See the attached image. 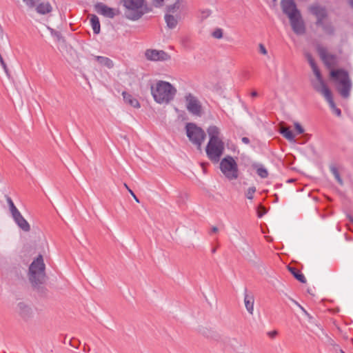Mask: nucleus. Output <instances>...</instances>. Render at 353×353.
<instances>
[{
	"label": "nucleus",
	"instance_id": "e433bc0d",
	"mask_svg": "<svg viewBox=\"0 0 353 353\" xmlns=\"http://www.w3.org/2000/svg\"><path fill=\"white\" fill-rule=\"evenodd\" d=\"M0 63H1V65L2 66V68H3L6 75L8 77H10L9 70H8V68L7 67V65L5 63V61H4V60H3V57H2L1 54H0Z\"/></svg>",
	"mask_w": 353,
	"mask_h": 353
},
{
	"label": "nucleus",
	"instance_id": "6e6d98bb",
	"mask_svg": "<svg viewBox=\"0 0 353 353\" xmlns=\"http://www.w3.org/2000/svg\"><path fill=\"white\" fill-rule=\"evenodd\" d=\"M218 232V228H217L216 227L214 226V227L212 228V231H211V232H212V233H215V232Z\"/></svg>",
	"mask_w": 353,
	"mask_h": 353
},
{
	"label": "nucleus",
	"instance_id": "0e129e2a",
	"mask_svg": "<svg viewBox=\"0 0 353 353\" xmlns=\"http://www.w3.org/2000/svg\"><path fill=\"white\" fill-rule=\"evenodd\" d=\"M340 352H341V353H345V352L343 350H340Z\"/></svg>",
	"mask_w": 353,
	"mask_h": 353
},
{
	"label": "nucleus",
	"instance_id": "39448f33",
	"mask_svg": "<svg viewBox=\"0 0 353 353\" xmlns=\"http://www.w3.org/2000/svg\"><path fill=\"white\" fill-rule=\"evenodd\" d=\"M220 170L229 180L236 179L239 176L238 165L234 158L226 156L220 163Z\"/></svg>",
	"mask_w": 353,
	"mask_h": 353
},
{
	"label": "nucleus",
	"instance_id": "4d7b16f0",
	"mask_svg": "<svg viewBox=\"0 0 353 353\" xmlns=\"http://www.w3.org/2000/svg\"><path fill=\"white\" fill-rule=\"evenodd\" d=\"M350 6L353 8V0H347Z\"/></svg>",
	"mask_w": 353,
	"mask_h": 353
},
{
	"label": "nucleus",
	"instance_id": "5fc2aeb1",
	"mask_svg": "<svg viewBox=\"0 0 353 353\" xmlns=\"http://www.w3.org/2000/svg\"><path fill=\"white\" fill-rule=\"evenodd\" d=\"M251 96L252 97H256L258 96V92L256 91V90H253L252 92H251Z\"/></svg>",
	"mask_w": 353,
	"mask_h": 353
},
{
	"label": "nucleus",
	"instance_id": "473e14b6",
	"mask_svg": "<svg viewBox=\"0 0 353 353\" xmlns=\"http://www.w3.org/2000/svg\"><path fill=\"white\" fill-rule=\"evenodd\" d=\"M256 189V187L254 186H252L250 188H249L247 190V192H245V196L246 198H248V199H253L254 198V194L255 193Z\"/></svg>",
	"mask_w": 353,
	"mask_h": 353
},
{
	"label": "nucleus",
	"instance_id": "a211bd4d",
	"mask_svg": "<svg viewBox=\"0 0 353 353\" xmlns=\"http://www.w3.org/2000/svg\"><path fill=\"white\" fill-rule=\"evenodd\" d=\"M208 134L209 135V141L215 142V141H223L221 139H220V130L216 125H210L207 129Z\"/></svg>",
	"mask_w": 353,
	"mask_h": 353
},
{
	"label": "nucleus",
	"instance_id": "f8f14e48",
	"mask_svg": "<svg viewBox=\"0 0 353 353\" xmlns=\"http://www.w3.org/2000/svg\"><path fill=\"white\" fill-rule=\"evenodd\" d=\"M310 12L316 17V24H322V21L327 19L328 16L326 8L319 5L311 6Z\"/></svg>",
	"mask_w": 353,
	"mask_h": 353
},
{
	"label": "nucleus",
	"instance_id": "412c9836",
	"mask_svg": "<svg viewBox=\"0 0 353 353\" xmlns=\"http://www.w3.org/2000/svg\"><path fill=\"white\" fill-rule=\"evenodd\" d=\"M52 10V7L49 2H41L36 7V11L40 14H46Z\"/></svg>",
	"mask_w": 353,
	"mask_h": 353
},
{
	"label": "nucleus",
	"instance_id": "f704fd0d",
	"mask_svg": "<svg viewBox=\"0 0 353 353\" xmlns=\"http://www.w3.org/2000/svg\"><path fill=\"white\" fill-rule=\"evenodd\" d=\"M214 38L221 39L223 37V30L221 28H216L212 33Z\"/></svg>",
	"mask_w": 353,
	"mask_h": 353
},
{
	"label": "nucleus",
	"instance_id": "4468645a",
	"mask_svg": "<svg viewBox=\"0 0 353 353\" xmlns=\"http://www.w3.org/2000/svg\"><path fill=\"white\" fill-rule=\"evenodd\" d=\"M94 10L97 13L108 18L112 19L115 16L114 9L108 7L106 5L101 2H98L95 4Z\"/></svg>",
	"mask_w": 353,
	"mask_h": 353
},
{
	"label": "nucleus",
	"instance_id": "423d86ee",
	"mask_svg": "<svg viewBox=\"0 0 353 353\" xmlns=\"http://www.w3.org/2000/svg\"><path fill=\"white\" fill-rule=\"evenodd\" d=\"M339 74H342L343 78L340 79V85L337 90L343 98H347L352 87L351 81L348 72L344 69L332 70L330 72L331 78H337Z\"/></svg>",
	"mask_w": 353,
	"mask_h": 353
},
{
	"label": "nucleus",
	"instance_id": "e2e57ef3",
	"mask_svg": "<svg viewBox=\"0 0 353 353\" xmlns=\"http://www.w3.org/2000/svg\"><path fill=\"white\" fill-rule=\"evenodd\" d=\"M281 185H282V184H279L278 183V184L276 185V188H277L281 187Z\"/></svg>",
	"mask_w": 353,
	"mask_h": 353
},
{
	"label": "nucleus",
	"instance_id": "f3484780",
	"mask_svg": "<svg viewBox=\"0 0 353 353\" xmlns=\"http://www.w3.org/2000/svg\"><path fill=\"white\" fill-rule=\"evenodd\" d=\"M17 310L19 315L24 320L29 319L32 315V308L24 302H19L17 304Z\"/></svg>",
	"mask_w": 353,
	"mask_h": 353
},
{
	"label": "nucleus",
	"instance_id": "bf43d9fd",
	"mask_svg": "<svg viewBox=\"0 0 353 353\" xmlns=\"http://www.w3.org/2000/svg\"><path fill=\"white\" fill-rule=\"evenodd\" d=\"M292 301L294 303V304H296V305H297L299 307V305H300L297 301L292 299Z\"/></svg>",
	"mask_w": 353,
	"mask_h": 353
},
{
	"label": "nucleus",
	"instance_id": "c756f323",
	"mask_svg": "<svg viewBox=\"0 0 353 353\" xmlns=\"http://www.w3.org/2000/svg\"><path fill=\"white\" fill-rule=\"evenodd\" d=\"M181 1V0H176L174 3L166 7V13L165 14L174 13L177 10H179L180 8Z\"/></svg>",
	"mask_w": 353,
	"mask_h": 353
},
{
	"label": "nucleus",
	"instance_id": "49530a36",
	"mask_svg": "<svg viewBox=\"0 0 353 353\" xmlns=\"http://www.w3.org/2000/svg\"><path fill=\"white\" fill-rule=\"evenodd\" d=\"M241 141L245 144H249L250 142V139L248 137H242Z\"/></svg>",
	"mask_w": 353,
	"mask_h": 353
},
{
	"label": "nucleus",
	"instance_id": "f257e3e1",
	"mask_svg": "<svg viewBox=\"0 0 353 353\" xmlns=\"http://www.w3.org/2000/svg\"><path fill=\"white\" fill-rule=\"evenodd\" d=\"M46 265L43 262V258L41 254L33 260L29 267L28 278L32 288L41 296L47 295L48 290L43 284L46 281Z\"/></svg>",
	"mask_w": 353,
	"mask_h": 353
},
{
	"label": "nucleus",
	"instance_id": "72a5a7b5",
	"mask_svg": "<svg viewBox=\"0 0 353 353\" xmlns=\"http://www.w3.org/2000/svg\"><path fill=\"white\" fill-rule=\"evenodd\" d=\"M267 210L265 206L260 204L257 208V216L259 218H261L265 213Z\"/></svg>",
	"mask_w": 353,
	"mask_h": 353
},
{
	"label": "nucleus",
	"instance_id": "9d476101",
	"mask_svg": "<svg viewBox=\"0 0 353 353\" xmlns=\"http://www.w3.org/2000/svg\"><path fill=\"white\" fill-rule=\"evenodd\" d=\"M316 50L319 57L327 68H330L337 65L336 55L328 53L327 49L321 46H318Z\"/></svg>",
	"mask_w": 353,
	"mask_h": 353
},
{
	"label": "nucleus",
	"instance_id": "8fccbe9b",
	"mask_svg": "<svg viewBox=\"0 0 353 353\" xmlns=\"http://www.w3.org/2000/svg\"><path fill=\"white\" fill-rule=\"evenodd\" d=\"M73 341H75L74 339H72L70 342V345L75 348H78L79 347V345L80 343V342L79 341H77V345H73Z\"/></svg>",
	"mask_w": 353,
	"mask_h": 353
},
{
	"label": "nucleus",
	"instance_id": "20e7f679",
	"mask_svg": "<svg viewBox=\"0 0 353 353\" xmlns=\"http://www.w3.org/2000/svg\"><path fill=\"white\" fill-rule=\"evenodd\" d=\"M186 134L189 140L201 150V145L206 137L205 131L194 123H188L185 125Z\"/></svg>",
	"mask_w": 353,
	"mask_h": 353
},
{
	"label": "nucleus",
	"instance_id": "c9c22d12",
	"mask_svg": "<svg viewBox=\"0 0 353 353\" xmlns=\"http://www.w3.org/2000/svg\"><path fill=\"white\" fill-rule=\"evenodd\" d=\"M51 35L56 37L57 41H60L62 39L61 33L52 28H50Z\"/></svg>",
	"mask_w": 353,
	"mask_h": 353
},
{
	"label": "nucleus",
	"instance_id": "aec40b11",
	"mask_svg": "<svg viewBox=\"0 0 353 353\" xmlns=\"http://www.w3.org/2000/svg\"><path fill=\"white\" fill-rule=\"evenodd\" d=\"M122 96H123L124 101L126 103L131 105L132 107H133V108H139L140 107V103H139V101L136 98L133 97L132 95H131L130 94L128 93L125 91H123L122 92Z\"/></svg>",
	"mask_w": 353,
	"mask_h": 353
},
{
	"label": "nucleus",
	"instance_id": "5701e85b",
	"mask_svg": "<svg viewBox=\"0 0 353 353\" xmlns=\"http://www.w3.org/2000/svg\"><path fill=\"white\" fill-rule=\"evenodd\" d=\"M317 26H321L324 32L330 36L334 34L335 28L330 21H322V24H316Z\"/></svg>",
	"mask_w": 353,
	"mask_h": 353
},
{
	"label": "nucleus",
	"instance_id": "79ce46f5",
	"mask_svg": "<svg viewBox=\"0 0 353 353\" xmlns=\"http://www.w3.org/2000/svg\"><path fill=\"white\" fill-rule=\"evenodd\" d=\"M124 185L125 186V188H127V190H128V192L130 193V194L132 196V197L134 199V200L137 202V203H139V199L137 198V196L135 195V194L134 193V192L129 188V187L125 183Z\"/></svg>",
	"mask_w": 353,
	"mask_h": 353
},
{
	"label": "nucleus",
	"instance_id": "0eeeda50",
	"mask_svg": "<svg viewBox=\"0 0 353 353\" xmlns=\"http://www.w3.org/2000/svg\"><path fill=\"white\" fill-rule=\"evenodd\" d=\"M225 145L223 141H208L205 152L208 158L214 163H218L223 154Z\"/></svg>",
	"mask_w": 353,
	"mask_h": 353
},
{
	"label": "nucleus",
	"instance_id": "9b49d317",
	"mask_svg": "<svg viewBox=\"0 0 353 353\" xmlns=\"http://www.w3.org/2000/svg\"><path fill=\"white\" fill-rule=\"evenodd\" d=\"M289 19L292 29L295 34L302 35L305 33V26L301 12L289 17Z\"/></svg>",
	"mask_w": 353,
	"mask_h": 353
},
{
	"label": "nucleus",
	"instance_id": "a18cd8bd",
	"mask_svg": "<svg viewBox=\"0 0 353 353\" xmlns=\"http://www.w3.org/2000/svg\"><path fill=\"white\" fill-rule=\"evenodd\" d=\"M163 0H154V6L156 7H160L163 4Z\"/></svg>",
	"mask_w": 353,
	"mask_h": 353
},
{
	"label": "nucleus",
	"instance_id": "4c0bfd02",
	"mask_svg": "<svg viewBox=\"0 0 353 353\" xmlns=\"http://www.w3.org/2000/svg\"><path fill=\"white\" fill-rule=\"evenodd\" d=\"M23 2L29 7L34 8L40 0H23Z\"/></svg>",
	"mask_w": 353,
	"mask_h": 353
},
{
	"label": "nucleus",
	"instance_id": "2eb2a0df",
	"mask_svg": "<svg viewBox=\"0 0 353 353\" xmlns=\"http://www.w3.org/2000/svg\"><path fill=\"white\" fill-rule=\"evenodd\" d=\"M322 94L329 103L330 108L338 117H340L341 115V110L336 106L331 90L328 88H325Z\"/></svg>",
	"mask_w": 353,
	"mask_h": 353
},
{
	"label": "nucleus",
	"instance_id": "864d4df0",
	"mask_svg": "<svg viewBox=\"0 0 353 353\" xmlns=\"http://www.w3.org/2000/svg\"><path fill=\"white\" fill-rule=\"evenodd\" d=\"M343 76L342 74H339L337 78H332L335 81H337L340 83V79L343 78Z\"/></svg>",
	"mask_w": 353,
	"mask_h": 353
},
{
	"label": "nucleus",
	"instance_id": "c03bdc74",
	"mask_svg": "<svg viewBox=\"0 0 353 353\" xmlns=\"http://www.w3.org/2000/svg\"><path fill=\"white\" fill-rule=\"evenodd\" d=\"M268 335L270 337L274 339L278 335V332L276 330H272L268 332Z\"/></svg>",
	"mask_w": 353,
	"mask_h": 353
},
{
	"label": "nucleus",
	"instance_id": "3c124183",
	"mask_svg": "<svg viewBox=\"0 0 353 353\" xmlns=\"http://www.w3.org/2000/svg\"><path fill=\"white\" fill-rule=\"evenodd\" d=\"M311 68L314 73H315L316 71H320L316 64L311 66Z\"/></svg>",
	"mask_w": 353,
	"mask_h": 353
},
{
	"label": "nucleus",
	"instance_id": "cd10ccee",
	"mask_svg": "<svg viewBox=\"0 0 353 353\" xmlns=\"http://www.w3.org/2000/svg\"><path fill=\"white\" fill-rule=\"evenodd\" d=\"M330 170L332 174L334 175L336 181L341 185H343V179H341L338 168L334 165H331L330 166Z\"/></svg>",
	"mask_w": 353,
	"mask_h": 353
},
{
	"label": "nucleus",
	"instance_id": "1a4fd4ad",
	"mask_svg": "<svg viewBox=\"0 0 353 353\" xmlns=\"http://www.w3.org/2000/svg\"><path fill=\"white\" fill-rule=\"evenodd\" d=\"M144 54L145 59L150 61H165L171 59L170 55L163 50L147 49Z\"/></svg>",
	"mask_w": 353,
	"mask_h": 353
},
{
	"label": "nucleus",
	"instance_id": "ddd939ff",
	"mask_svg": "<svg viewBox=\"0 0 353 353\" xmlns=\"http://www.w3.org/2000/svg\"><path fill=\"white\" fill-rule=\"evenodd\" d=\"M281 4L283 12L288 18L300 13L294 0H282Z\"/></svg>",
	"mask_w": 353,
	"mask_h": 353
},
{
	"label": "nucleus",
	"instance_id": "ea45409f",
	"mask_svg": "<svg viewBox=\"0 0 353 353\" xmlns=\"http://www.w3.org/2000/svg\"><path fill=\"white\" fill-rule=\"evenodd\" d=\"M294 128H295V130H296L297 134H301L304 132V129L299 123H297V122L295 123Z\"/></svg>",
	"mask_w": 353,
	"mask_h": 353
},
{
	"label": "nucleus",
	"instance_id": "37998d69",
	"mask_svg": "<svg viewBox=\"0 0 353 353\" xmlns=\"http://www.w3.org/2000/svg\"><path fill=\"white\" fill-rule=\"evenodd\" d=\"M259 52H260V53H261L264 55L268 54V51H267L265 47L262 43L259 44Z\"/></svg>",
	"mask_w": 353,
	"mask_h": 353
},
{
	"label": "nucleus",
	"instance_id": "13d9d810",
	"mask_svg": "<svg viewBox=\"0 0 353 353\" xmlns=\"http://www.w3.org/2000/svg\"><path fill=\"white\" fill-rule=\"evenodd\" d=\"M348 219L352 223H353V217L352 216L348 215Z\"/></svg>",
	"mask_w": 353,
	"mask_h": 353
},
{
	"label": "nucleus",
	"instance_id": "58836bf2",
	"mask_svg": "<svg viewBox=\"0 0 353 353\" xmlns=\"http://www.w3.org/2000/svg\"><path fill=\"white\" fill-rule=\"evenodd\" d=\"M201 18L202 20H203V19H206L207 17H208L211 14L212 11L210 9H205V10H201Z\"/></svg>",
	"mask_w": 353,
	"mask_h": 353
},
{
	"label": "nucleus",
	"instance_id": "b1692460",
	"mask_svg": "<svg viewBox=\"0 0 353 353\" xmlns=\"http://www.w3.org/2000/svg\"><path fill=\"white\" fill-rule=\"evenodd\" d=\"M95 60L101 65H104L110 69L114 67L113 61L108 57L103 56H94Z\"/></svg>",
	"mask_w": 353,
	"mask_h": 353
},
{
	"label": "nucleus",
	"instance_id": "bb28decb",
	"mask_svg": "<svg viewBox=\"0 0 353 353\" xmlns=\"http://www.w3.org/2000/svg\"><path fill=\"white\" fill-rule=\"evenodd\" d=\"M314 74H315L316 79H318V81L321 83V87L317 86V85H314V88L315 90L317 91L318 92H320L321 94H323L324 88H328V87L327 86V85L324 82L320 71H316Z\"/></svg>",
	"mask_w": 353,
	"mask_h": 353
},
{
	"label": "nucleus",
	"instance_id": "7c9ffc66",
	"mask_svg": "<svg viewBox=\"0 0 353 353\" xmlns=\"http://www.w3.org/2000/svg\"><path fill=\"white\" fill-rule=\"evenodd\" d=\"M281 134L288 141H293L294 139V134L289 128L282 129Z\"/></svg>",
	"mask_w": 353,
	"mask_h": 353
},
{
	"label": "nucleus",
	"instance_id": "6e6552de",
	"mask_svg": "<svg viewBox=\"0 0 353 353\" xmlns=\"http://www.w3.org/2000/svg\"><path fill=\"white\" fill-rule=\"evenodd\" d=\"M187 110L193 115L201 116L202 113V105L199 99L192 93H187L185 95Z\"/></svg>",
	"mask_w": 353,
	"mask_h": 353
},
{
	"label": "nucleus",
	"instance_id": "a19ab883",
	"mask_svg": "<svg viewBox=\"0 0 353 353\" xmlns=\"http://www.w3.org/2000/svg\"><path fill=\"white\" fill-rule=\"evenodd\" d=\"M306 58H307V60L308 61V63H310V66H312V65L316 64L311 54L307 53L306 54Z\"/></svg>",
	"mask_w": 353,
	"mask_h": 353
},
{
	"label": "nucleus",
	"instance_id": "680f3d73",
	"mask_svg": "<svg viewBox=\"0 0 353 353\" xmlns=\"http://www.w3.org/2000/svg\"><path fill=\"white\" fill-rule=\"evenodd\" d=\"M216 251V248H212V253H215Z\"/></svg>",
	"mask_w": 353,
	"mask_h": 353
},
{
	"label": "nucleus",
	"instance_id": "393cba45",
	"mask_svg": "<svg viewBox=\"0 0 353 353\" xmlns=\"http://www.w3.org/2000/svg\"><path fill=\"white\" fill-rule=\"evenodd\" d=\"M90 23L93 30V32L96 34H99L101 30V26L99 17L95 14H92L90 17Z\"/></svg>",
	"mask_w": 353,
	"mask_h": 353
},
{
	"label": "nucleus",
	"instance_id": "a878e982",
	"mask_svg": "<svg viewBox=\"0 0 353 353\" xmlns=\"http://www.w3.org/2000/svg\"><path fill=\"white\" fill-rule=\"evenodd\" d=\"M165 21L170 29H174L178 24V20L171 14H165Z\"/></svg>",
	"mask_w": 353,
	"mask_h": 353
},
{
	"label": "nucleus",
	"instance_id": "4be33fe9",
	"mask_svg": "<svg viewBox=\"0 0 353 353\" xmlns=\"http://www.w3.org/2000/svg\"><path fill=\"white\" fill-rule=\"evenodd\" d=\"M288 270L297 281L302 283H306V279L300 270L290 265L288 266Z\"/></svg>",
	"mask_w": 353,
	"mask_h": 353
},
{
	"label": "nucleus",
	"instance_id": "c85d7f7f",
	"mask_svg": "<svg viewBox=\"0 0 353 353\" xmlns=\"http://www.w3.org/2000/svg\"><path fill=\"white\" fill-rule=\"evenodd\" d=\"M254 168H256V173L261 178L265 179L268 176V172L263 165H254Z\"/></svg>",
	"mask_w": 353,
	"mask_h": 353
},
{
	"label": "nucleus",
	"instance_id": "2f4dec72",
	"mask_svg": "<svg viewBox=\"0 0 353 353\" xmlns=\"http://www.w3.org/2000/svg\"><path fill=\"white\" fill-rule=\"evenodd\" d=\"M6 201L8 204L12 215L19 211V210L16 208L12 199L10 196H6Z\"/></svg>",
	"mask_w": 353,
	"mask_h": 353
},
{
	"label": "nucleus",
	"instance_id": "603ef678",
	"mask_svg": "<svg viewBox=\"0 0 353 353\" xmlns=\"http://www.w3.org/2000/svg\"><path fill=\"white\" fill-rule=\"evenodd\" d=\"M3 30L1 25L0 24V39H3Z\"/></svg>",
	"mask_w": 353,
	"mask_h": 353
},
{
	"label": "nucleus",
	"instance_id": "052dcab7",
	"mask_svg": "<svg viewBox=\"0 0 353 353\" xmlns=\"http://www.w3.org/2000/svg\"><path fill=\"white\" fill-rule=\"evenodd\" d=\"M274 196H275V201L277 202L279 200V196L277 194H275Z\"/></svg>",
	"mask_w": 353,
	"mask_h": 353
},
{
	"label": "nucleus",
	"instance_id": "6ab92c4d",
	"mask_svg": "<svg viewBox=\"0 0 353 353\" xmlns=\"http://www.w3.org/2000/svg\"><path fill=\"white\" fill-rule=\"evenodd\" d=\"M254 298L252 294H248L247 292V289H245V294H244V303L245 305V308L247 311L250 314H253L254 311Z\"/></svg>",
	"mask_w": 353,
	"mask_h": 353
},
{
	"label": "nucleus",
	"instance_id": "09e8293b",
	"mask_svg": "<svg viewBox=\"0 0 353 353\" xmlns=\"http://www.w3.org/2000/svg\"><path fill=\"white\" fill-rule=\"evenodd\" d=\"M299 307L303 311V312L308 317L311 318L310 314L305 310L303 307H302L301 305H299Z\"/></svg>",
	"mask_w": 353,
	"mask_h": 353
},
{
	"label": "nucleus",
	"instance_id": "7ed1b4c3",
	"mask_svg": "<svg viewBox=\"0 0 353 353\" xmlns=\"http://www.w3.org/2000/svg\"><path fill=\"white\" fill-rule=\"evenodd\" d=\"M126 10L125 14L130 20L136 21L147 13L149 10L144 4L145 0H121Z\"/></svg>",
	"mask_w": 353,
	"mask_h": 353
},
{
	"label": "nucleus",
	"instance_id": "f03ea898",
	"mask_svg": "<svg viewBox=\"0 0 353 353\" xmlns=\"http://www.w3.org/2000/svg\"><path fill=\"white\" fill-rule=\"evenodd\" d=\"M151 93L157 103H168L174 99L176 90L170 83L159 81L155 87L151 85Z\"/></svg>",
	"mask_w": 353,
	"mask_h": 353
},
{
	"label": "nucleus",
	"instance_id": "dca6fc26",
	"mask_svg": "<svg viewBox=\"0 0 353 353\" xmlns=\"http://www.w3.org/2000/svg\"><path fill=\"white\" fill-rule=\"evenodd\" d=\"M16 224L24 232H29L30 230V225L28 221L23 218L21 212L18 211L12 215Z\"/></svg>",
	"mask_w": 353,
	"mask_h": 353
},
{
	"label": "nucleus",
	"instance_id": "de8ad7c7",
	"mask_svg": "<svg viewBox=\"0 0 353 353\" xmlns=\"http://www.w3.org/2000/svg\"><path fill=\"white\" fill-rule=\"evenodd\" d=\"M299 307L303 311V312L308 317L311 318L310 314L305 310L303 307H302L301 305H299Z\"/></svg>",
	"mask_w": 353,
	"mask_h": 353
}]
</instances>
